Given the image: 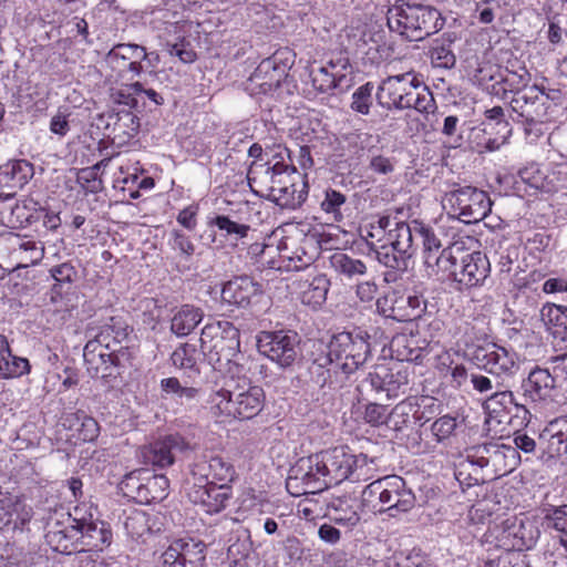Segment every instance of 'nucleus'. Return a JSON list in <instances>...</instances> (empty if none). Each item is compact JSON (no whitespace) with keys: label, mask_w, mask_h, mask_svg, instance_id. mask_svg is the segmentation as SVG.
Wrapping results in <instances>:
<instances>
[{"label":"nucleus","mask_w":567,"mask_h":567,"mask_svg":"<svg viewBox=\"0 0 567 567\" xmlns=\"http://www.w3.org/2000/svg\"><path fill=\"white\" fill-rule=\"evenodd\" d=\"M220 337L214 339L208 351V361L214 370L229 377L226 388L217 391L213 398L216 415L234 419H251L264 408L265 392L259 385H252L244 375V367L236 361L239 355V331L230 322H225Z\"/></svg>","instance_id":"f257e3e1"},{"label":"nucleus","mask_w":567,"mask_h":567,"mask_svg":"<svg viewBox=\"0 0 567 567\" xmlns=\"http://www.w3.org/2000/svg\"><path fill=\"white\" fill-rule=\"evenodd\" d=\"M266 162L254 161L247 179L251 190L281 208L296 209L308 195V184L297 168L286 162L288 148L281 144H265Z\"/></svg>","instance_id":"f03ea898"},{"label":"nucleus","mask_w":567,"mask_h":567,"mask_svg":"<svg viewBox=\"0 0 567 567\" xmlns=\"http://www.w3.org/2000/svg\"><path fill=\"white\" fill-rule=\"evenodd\" d=\"M388 24L411 41H420L440 31L444 19L433 7L401 3L389 9Z\"/></svg>","instance_id":"7ed1b4c3"},{"label":"nucleus","mask_w":567,"mask_h":567,"mask_svg":"<svg viewBox=\"0 0 567 567\" xmlns=\"http://www.w3.org/2000/svg\"><path fill=\"white\" fill-rule=\"evenodd\" d=\"M362 502L371 504L375 512L389 513L391 517H395L414 507L415 496L402 477L393 475L365 486Z\"/></svg>","instance_id":"20e7f679"},{"label":"nucleus","mask_w":567,"mask_h":567,"mask_svg":"<svg viewBox=\"0 0 567 567\" xmlns=\"http://www.w3.org/2000/svg\"><path fill=\"white\" fill-rule=\"evenodd\" d=\"M318 457L316 466L322 470V481L327 482L328 487L338 485L349 477L354 481H368L372 477V468L364 454L353 455L343 447H334L318 453Z\"/></svg>","instance_id":"39448f33"},{"label":"nucleus","mask_w":567,"mask_h":567,"mask_svg":"<svg viewBox=\"0 0 567 567\" xmlns=\"http://www.w3.org/2000/svg\"><path fill=\"white\" fill-rule=\"evenodd\" d=\"M466 457L472 465L480 467L488 481L501 477L516 466L519 455L509 445L499 443H485L467 450Z\"/></svg>","instance_id":"423d86ee"},{"label":"nucleus","mask_w":567,"mask_h":567,"mask_svg":"<svg viewBox=\"0 0 567 567\" xmlns=\"http://www.w3.org/2000/svg\"><path fill=\"white\" fill-rule=\"evenodd\" d=\"M370 344L360 334L341 332L332 337L328 346L327 362H337L341 370L347 373L357 371L368 359Z\"/></svg>","instance_id":"0eeeda50"},{"label":"nucleus","mask_w":567,"mask_h":567,"mask_svg":"<svg viewBox=\"0 0 567 567\" xmlns=\"http://www.w3.org/2000/svg\"><path fill=\"white\" fill-rule=\"evenodd\" d=\"M444 202L450 205L453 214L465 224L483 220L492 209V202L484 190L473 186H463L444 195Z\"/></svg>","instance_id":"6e6552de"},{"label":"nucleus","mask_w":567,"mask_h":567,"mask_svg":"<svg viewBox=\"0 0 567 567\" xmlns=\"http://www.w3.org/2000/svg\"><path fill=\"white\" fill-rule=\"evenodd\" d=\"M420 82L414 72L390 75L380 83L377 100L388 110L411 109V100Z\"/></svg>","instance_id":"1a4fd4ad"},{"label":"nucleus","mask_w":567,"mask_h":567,"mask_svg":"<svg viewBox=\"0 0 567 567\" xmlns=\"http://www.w3.org/2000/svg\"><path fill=\"white\" fill-rule=\"evenodd\" d=\"M150 55L138 44L121 43L115 45L105 56V64L112 71L111 79L131 81L142 71V62Z\"/></svg>","instance_id":"9d476101"},{"label":"nucleus","mask_w":567,"mask_h":567,"mask_svg":"<svg viewBox=\"0 0 567 567\" xmlns=\"http://www.w3.org/2000/svg\"><path fill=\"white\" fill-rule=\"evenodd\" d=\"M298 344V334L292 331H262L257 339L259 352L281 368L293 364L299 354Z\"/></svg>","instance_id":"9b49d317"},{"label":"nucleus","mask_w":567,"mask_h":567,"mask_svg":"<svg viewBox=\"0 0 567 567\" xmlns=\"http://www.w3.org/2000/svg\"><path fill=\"white\" fill-rule=\"evenodd\" d=\"M290 64L282 53L276 52L262 60L248 79V90L252 94H268L279 87L288 75Z\"/></svg>","instance_id":"f8f14e48"},{"label":"nucleus","mask_w":567,"mask_h":567,"mask_svg":"<svg viewBox=\"0 0 567 567\" xmlns=\"http://www.w3.org/2000/svg\"><path fill=\"white\" fill-rule=\"evenodd\" d=\"M543 101V91L539 85L534 84L526 90L518 91L509 100L512 118L526 124L545 122L548 116Z\"/></svg>","instance_id":"ddd939ff"},{"label":"nucleus","mask_w":567,"mask_h":567,"mask_svg":"<svg viewBox=\"0 0 567 567\" xmlns=\"http://www.w3.org/2000/svg\"><path fill=\"white\" fill-rule=\"evenodd\" d=\"M71 529L80 533L81 536L78 540L89 550H102L112 542V532L109 525L94 518L92 513H82L78 507L74 509Z\"/></svg>","instance_id":"4468645a"},{"label":"nucleus","mask_w":567,"mask_h":567,"mask_svg":"<svg viewBox=\"0 0 567 567\" xmlns=\"http://www.w3.org/2000/svg\"><path fill=\"white\" fill-rule=\"evenodd\" d=\"M516 353L495 343L481 346L472 353L473 362L496 375H512L518 369Z\"/></svg>","instance_id":"2eb2a0df"},{"label":"nucleus","mask_w":567,"mask_h":567,"mask_svg":"<svg viewBox=\"0 0 567 567\" xmlns=\"http://www.w3.org/2000/svg\"><path fill=\"white\" fill-rule=\"evenodd\" d=\"M206 545L194 538L173 540L162 554L163 567H203Z\"/></svg>","instance_id":"dca6fc26"},{"label":"nucleus","mask_w":567,"mask_h":567,"mask_svg":"<svg viewBox=\"0 0 567 567\" xmlns=\"http://www.w3.org/2000/svg\"><path fill=\"white\" fill-rule=\"evenodd\" d=\"M458 267L453 271V279L463 288H473L484 285L491 271V264L485 254L481 251L466 252L458 259Z\"/></svg>","instance_id":"f3484780"},{"label":"nucleus","mask_w":567,"mask_h":567,"mask_svg":"<svg viewBox=\"0 0 567 567\" xmlns=\"http://www.w3.org/2000/svg\"><path fill=\"white\" fill-rule=\"evenodd\" d=\"M127 353H113L102 349L96 342L87 341L83 349V358L86 370L92 378L107 379L113 375V370L123 364Z\"/></svg>","instance_id":"a211bd4d"},{"label":"nucleus","mask_w":567,"mask_h":567,"mask_svg":"<svg viewBox=\"0 0 567 567\" xmlns=\"http://www.w3.org/2000/svg\"><path fill=\"white\" fill-rule=\"evenodd\" d=\"M545 441L539 460L547 466L567 455V416L551 421L540 435Z\"/></svg>","instance_id":"6ab92c4d"},{"label":"nucleus","mask_w":567,"mask_h":567,"mask_svg":"<svg viewBox=\"0 0 567 567\" xmlns=\"http://www.w3.org/2000/svg\"><path fill=\"white\" fill-rule=\"evenodd\" d=\"M189 450V444L178 434L168 435L142 449L146 464L166 467L174 463L175 455Z\"/></svg>","instance_id":"aec40b11"},{"label":"nucleus","mask_w":567,"mask_h":567,"mask_svg":"<svg viewBox=\"0 0 567 567\" xmlns=\"http://www.w3.org/2000/svg\"><path fill=\"white\" fill-rule=\"evenodd\" d=\"M464 252V243L455 241L437 254L424 256V265L430 277L443 279L446 275L453 277V271L458 267V259Z\"/></svg>","instance_id":"412c9836"},{"label":"nucleus","mask_w":567,"mask_h":567,"mask_svg":"<svg viewBox=\"0 0 567 567\" xmlns=\"http://www.w3.org/2000/svg\"><path fill=\"white\" fill-rule=\"evenodd\" d=\"M134 473L125 476L122 484L127 488L136 489V498L141 503L150 504L163 501L168 494L169 482L165 475H153L145 483L136 484Z\"/></svg>","instance_id":"4be33fe9"},{"label":"nucleus","mask_w":567,"mask_h":567,"mask_svg":"<svg viewBox=\"0 0 567 567\" xmlns=\"http://www.w3.org/2000/svg\"><path fill=\"white\" fill-rule=\"evenodd\" d=\"M349 68L347 58L330 60L326 65L311 71L313 86L322 93L329 92L340 85L346 78L344 71Z\"/></svg>","instance_id":"5701e85b"},{"label":"nucleus","mask_w":567,"mask_h":567,"mask_svg":"<svg viewBox=\"0 0 567 567\" xmlns=\"http://www.w3.org/2000/svg\"><path fill=\"white\" fill-rule=\"evenodd\" d=\"M260 292V287L251 278L236 277L226 282L221 289V299L238 307H246L250 299Z\"/></svg>","instance_id":"b1692460"},{"label":"nucleus","mask_w":567,"mask_h":567,"mask_svg":"<svg viewBox=\"0 0 567 567\" xmlns=\"http://www.w3.org/2000/svg\"><path fill=\"white\" fill-rule=\"evenodd\" d=\"M359 507L355 498L348 496L336 497L328 504L327 516L334 524L352 529L361 519Z\"/></svg>","instance_id":"393cba45"},{"label":"nucleus","mask_w":567,"mask_h":567,"mask_svg":"<svg viewBox=\"0 0 567 567\" xmlns=\"http://www.w3.org/2000/svg\"><path fill=\"white\" fill-rule=\"evenodd\" d=\"M524 395L532 401H545L551 396L555 379L547 369L535 368L523 381Z\"/></svg>","instance_id":"a878e982"},{"label":"nucleus","mask_w":567,"mask_h":567,"mask_svg":"<svg viewBox=\"0 0 567 567\" xmlns=\"http://www.w3.org/2000/svg\"><path fill=\"white\" fill-rule=\"evenodd\" d=\"M33 174L32 165L24 159L9 161L0 166V185L8 189L22 188Z\"/></svg>","instance_id":"bb28decb"},{"label":"nucleus","mask_w":567,"mask_h":567,"mask_svg":"<svg viewBox=\"0 0 567 567\" xmlns=\"http://www.w3.org/2000/svg\"><path fill=\"white\" fill-rule=\"evenodd\" d=\"M427 341L417 334H399L391 341V349L401 361H417L427 348Z\"/></svg>","instance_id":"cd10ccee"},{"label":"nucleus","mask_w":567,"mask_h":567,"mask_svg":"<svg viewBox=\"0 0 567 567\" xmlns=\"http://www.w3.org/2000/svg\"><path fill=\"white\" fill-rule=\"evenodd\" d=\"M542 319L553 338L567 347V307L548 305L542 309Z\"/></svg>","instance_id":"c85d7f7f"},{"label":"nucleus","mask_w":567,"mask_h":567,"mask_svg":"<svg viewBox=\"0 0 567 567\" xmlns=\"http://www.w3.org/2000/svg\"><path fill=\"white\" fill-rule=\"evenodd\" d=\"M44 254L41 243L34 240L16 238L12 246L11 257L16 260L17 268H27L39 262Z\"/></svg>","instance_id":"c756f323"},{"label":"nucleus","mask_w":567,"mask_h":567,"mask_svg":"<svg viewBox=\"0 0 567 567\" xmlns=\"http://www.w3.org/2000/svg\"><path fill=\"white\" fill-rule=\"evenodd\" d=\"M530 80L532 75L527 68L517 63V66L511 64L504 72L499 73V80H496V83L504 84V93L509 92L514 95L518 91L528 89Z\"/></svg>","instance_id":"7c9ffc66"},{"label":"nucleus","mask_w":567,"mask_h":567,"mask_svg":"<svg viewBox=\"0 0 567 567\" xmlns=\"http://www.w3.org/2000/svg\"><path fill=\"white\" fill-rule=\"evenodd\" d=\"M203 312L199 308L184 305L172 318L171 330L177 336L189 334L202 321Z\"/></svg>","instance_id":"2f4dec72"},{"label":"nucleus","mask_w":567,"mask_h":567,"mask_svg":"<svg viewBox=\"0 0 567 567\" xmlns=\"http://www.w3.org/2000/svg\"><path fill=\"white\" fill-rule=\"evenodd\" d=\"M300 300L303 305L317 308L327 298L329 280L324 276L315 277L311 281L300 284Z\"/></svg>","instance_id":"473e14b6"},{"label":"nucleus","mask_w":567,"mask_h":567,"mask_svg":"<svg viewBox=\"0 0 567 567\" xmlns=\"http://www.w3.org/2000/svg\"><path fill=\"white\" fill-rule=\"evenodd\" d=\"M385 243L400 254L412 257L413 249V237L411 227L406 223H395L394 228H390Z\"/></svg>","instance_id":"72a5a7b5"},{"label":"nucleus","mask_w":567,"mask_h":567,"mask_svg":"<svg viewBox=\"0 0 567 567\" xmlns=\"http://www.w3.org/2000/svg\"><path fill=\"white\" fill-rule=\"evenodd\" d=\"M113 324H105L102 327L100 332L90 342H96L102 346V349L112 351L113 353H126L121 342L127 337L125 329L122 327H115Z\"/></svg>","instance_id":"f704fd0d"},{"label":"nucleus","mask_w":567,"mask_h":567,"mask_svg":"<svg viewBox=\"0 0 567 567\" xmlns=\"http://www.w3.org/2000/svg\"><path fill=\"white\" fill-rule=\"evenodd\" d=\"M421 312V301L417 297L399 296L393 299L388 317L398 321H411L417 318Z\"/></svg>","instance_id":"c9c22d12"},{"label":"nucleus","mask_w":567,"mask_h":567,"mask_svg":"<svg viewBox=\"0 0 567 567\" xmlns=\"http://www.w3.org/2000/svg\"><path fill=\"white\" fill-rule=\"evenodd\" d=\"M0 509H2L3 516L0 520L8 524L12 516H16L21 524H25L32 518V509L24 503L23 496H12L0 499Z\"/></svg>","instance_id":"e433bc0d"},{"label":"nucleus","mask_w":567,"mask_h":567,"mask_svg":"<svg viewBox=\"0 0 567 567\" xmlns=\"http://www.w3.org/2000/svg\"><path fill=\"white\" fill-rule=\"evenodd\" d=\"M411 107L424 114L425 118L431 121V126H434L437 123V118L435 117V112L437 110L435 100L432 92L423 85L422 82H420L413 94Z\"/></svg>","instance_id":"4c0bfd02"},{"label":"nucleus","mask_w":567,"mask_h":567,"mask_svg":"<svg viewBox=\"0 0 567 567\" xmlns=\"http://www.w3.org/2000/svg\"><path fill=\"white\" fill-rule=\"evenodd\" d=\"M199 352L195 344L183 343L172 353L173 364L182 370L188 371L194 374L199 373L198 359Z\"/></svg>","instance_id":"58836bf2"},{"label":"nucleus","mask_w":567,"mask_h":567,"mask_svg":"<svg viewBox=\"0 0 567 567\" xmlns=\"http://www.w3.org/2000/svg\"><path fill=\"white\" fill-rule=\"evenodd\" d=\"M319 461L318 454L302 457L298 460V462L293 466H300L302 464V467H306L305 471H301L305 475V482L306 485L310 488L311 493L321 492L324 488H328L327 482H323L322 478H324L323 472L321 468H317L316 462Z\"/></svg>","instance_id":"ea45409f"},{"label":"nucleus","mask_w":567,"mask_h":567,"mask_svg":"<svg viewBox=\"0 0 567 567\" xmlns=\"http://www.w3.org/2000/svg\"><path fill=\"white\" fill-rule=\"evenodd\" d=\"M330 264L338 274L350 279L367 272V266L362 260L352 258L343 252H334L330 257Z\"/></svg>","instance_id":"a19ab883"},{"label":"nucleus","mask_w":567,"mask_h":567,"mask_svg":"<svg viewBox=\"0 0 567 567\" xmlns=\"http://www.w3.org/2000/svg\"><path fill=\"white\" fill-rule=\"evenodd\" d=\"M50 274L55 280V285L52 288L51 301L56 303L58 297L61 295L58 288H61L64 284L71 285L75 280L78 272L70 262H63L52 267Z\"/></svg>","instance_id":"79ce46f5"},{"label":"nucleus","mask_w":567,"mask_h":567,"mask_svg":"<svg viewBox=\"0 0 567 567\" xmlns=\"http://www.w3.org/2000/svg\"><path fill=\"white\" fill-rule=\"evenodd\" d=\"M511 404H514L517 409H520L524 412V415L528 413V411L518 403L515 402L514 394L509 390H501V383L496 382V389L492 391V393L486 398L485 406L493 412H497V408L508 409Z\"/></svg>","instance_id":"37998d69"},{"label":"nucleus","mask_w":567,"mask_h":567,"mask_svg":"<svg viewBox=\"0 0 567 567\" xmlns=\"http://www.w3.org/2000/svg\"><path fill=\"white\" fill-rule=\"evenodd\" d=\"M455 478L461 485L467 487L480 485L488 481L484 472H481L480 467L472 465L470 460L466 457V462L458 465L455 472Z\"/></svg>","instance_id":"c03bdc74"},{"label":"nucleus","mask_w":567,"mask_h":567,"mask_svg":"<svg viewBox=\"0 0 567 567\" xmlns=\"http://www.w3.org/2000/svg\"><path fill=\"white\" fill-rule=\"evenodd\" d=\"M229 487L226 484L210 483L209 493L204 503L207 513H218L229 499Z\"/></svg>","instance_id":"a18cd8bd"},{"label":"nucleus","mask_w":567,"mask_h":567,"mask_svg":"<svg viewBox=\"0 0 567 567\" xmlns=\"http://www.w3.org/2000/svg\"><path fill=\"white\" fill-rule=\"evenodd\" d=\"M205 468L212 470L213 481L217 484H226L234 478L235 471L233 465L219 456L212 457L209 464H203L199 471L204 472Z\"/></svg>","instance_id":"49530a36"},{"label":"nucleus","mask_w":567,"mask_h":567,"mask_svg":"<svg viewBox=\"0 0 567 567\" xmlns=\"http://www.w3.org/2000/svg\"><path fill=\"white\" fill-rule=\"evenodd\" d=\"M378 260L388 268L405 270L408 268L409 256L392 249L386 243L382 244L377 250Z\"/></svg>","instance_id":"de8ad7c7"},{"label":"nucleus","mask_w":567,"mask_h":567,"mask_svg":"<svg viewBox=\"0 0 567 567\" xmlns=\"http://www.w3.org/2000/svg\"><path fill=\"white\" fill-rule=\"evenodd\" d=\"M346 202L347 197L344 194L329 188L324 192V198L322 199L320 206L324 213L332 216L333 220L340 221L343 218L341 208Z\"/></svg>","instance_id":"09e8293b"},{"label":"nucleus","mask_w":567,"mask_h":567,"mask_svg":"<svg viewBox=\"0 0 567 567\" xmlns=\"http://www.w3.org/2000/svg\"><path fill=\"white\" fill-rule=\"evenodd\" d=\"M417 413L419 408L414 404V402L406 400L394 406L390 414V419L393 421L395 429H400L409 423L411 416L421 420L422 416L417 415Z\"/></svg>","instance_id":"8fccbe9b"},{"label":"nucleus","mask_w":567,"mask_h":567,"mask_svg":"<svg viewBox=\"0 0 567 567\" xmlns=\"http://www.w3.org/2000/svg\"><path fill=\"white\" fill-rule=\"evenodd\" d=\"M373 85L368 82L359 86L352 94L351 109L360 114L367 115L372 105Z\"/></svg>","instance_id":"3c124183"},{"label":"nucleus","mask_w":567,"mask_h":567,"mask_svg":"<svg viewBox=\"0 0 567 567\" xmlns=\"http://www.w3.org/2000/svg\"><path fill=\"white\" fill-rule=\"evenodd\" d=\"M306 467L292 466L289 471L288 478L286 481L287 491L292 496H301L305 494H312L308 485L305 482V475L301 471H305Z\"/></svg>","instance_id":"603ef678"},{"label":"nucleus","mask_w":567,"mask_h":567,"mask_svg":"<svg viewBox=\"0 0 567 567\" xmlns=\"http://www.w3.org/2000/svg\"><path fill=\"white\" fill-rule=\"evenodd\" d=\"M457 429V421L451 415H443L431 425V432L436 442H444L450 439Z\"/></svg>","instance_id":"864d4df0"},{"label":"nucleus","mask_w":567,"mask_h":567,"mask_svg":"<svg viewBox=\"0 0 567 567\" xmlns=\"http://www.w3.org/2000/svg\"><path fill=\"white\" fill-rule=\"evenodd\" d=\"M210 224L215 225L219 230L225 231L228 236H235L236 239L247 236L250 227L245 224H238L228 216H216Z\"/></svg>","instance_id":"5fc2aeb1"},{"label":"nucleus","mask_w":567,"mask_h":567,"mask_svg":"<svg viewBox=\"0 0 567 567\" xmlns=\"http://www.w3.org/2000/svg\"><path fill=\"white\" fill-rule=\"evenodd\" d=\"M30 364L25 358L12 355L6 359L0 379L18 378L29 373Z\"/></svg>","instance_id":"6e6d98bb"},{"label":"nucleus","mask_w":567,"mask_h":567,"mask_svg":"<svg viewBox=\"0 0 567 567\" xmlns=\"http://www.w3.org/2000/svg\"><path fill=\"white\" fill-rule=\"evenodd\" d=\"M124 527L126 533L133 538H140L150 532L147 518L143 512H134L126 517Z\"/></svg>","instance_id":"4d7b16f0"},{"label":"nucleus","mask_w":567,"mask_h":567,"mask_svg":"<svg viewBox=\"0 0 567 567\" xmlns=\"http://www.w3.org/2000/svg\"><path fill=\"white\" fill-rule=\"evenodd\" d=\"M142 91L143 85L140 82H135L130 85H126L125 87L115 90L112 93V97L114 102L133 109L137 105V100L135 95L142 93Z\"/></svg>","instance_id":"13d9d810"},{"label":"nucleus","mask_w":567,"mask_h":567,"mask_svg":"<svg viewBox=\"0 0 567 567\" xmlns=\"http://www.w3.org/2000/svg\"><path fill=\"white\" fill-rule=\"evenodd\" d=\"M73 419L80 424L78 431L83 441L91 442L99 436L100 426L93 417L84 413H75Z\"/></svg>","instance_id":"bf43d9fd"},{"label":"nucleus","mask_w":567,"mask_h":567,"mask_svg":"<svg viewBox=\"0 0 567 567\" xmlns=\"http://www.w3.org/2000/svg\"><path fill=\"white\" fill-rule=\"evenodd\" d=\"M432 63L437 68L451 69L455 65L456 58L452 50L445 45H435L431 49Z\"/></svg>","instance_id":"052dcab7"},{"label":"nucleus","mask_w":567,"mask_h":567,"mask_svg":"<svg viewBox=\"0 0 567 567\" xmlns=\"http://www.w3.org/2000/svg\"><path fill=\"white\" fill-rule=\"evenodd\" d=\"M478 526L466 519L464 524H458L456 529L457 539L460 542L461 549L472 546L477 538Z\"/></svg>","instance_id":"680f3d73"},{"label":"nucleus","mask_w":567,"mask_h":567,"mask_svg":"<svg viewBox=\"0 0 567 567\" xmlns=\"http://www.w3.org/2000/svg\"><path fill=\"white\" fill-rule=\"evenodd\" d=\"M363 419L367 423L378 426L385 423L388 419L386 406L379 403H369L365 405Z\"/></svg>","instance_id":"e2e57ef3"},{"label":"nucleus","mask_w":567,"mask_h":567,"mask_svg":"<svg viewBox=\"0 0 567 567\" xmlns=\"http://www.w3.org/2000/svg\"><path fill=\"white\" fill-rule=\"evenodd\" d=\"M395 162L393 158L381 154H373L369 161V168L381 175H388L394 172Z\"/></svg>","instance_id":"0e129e2a"},{"label":"nucleus","mask_w":567,"mask_h":567,"mask_svg":"<svg viewBox=\"0 0 567 567\" xmlns=\"http://www.w3.org/2000/svg\"><path fill=\"white\" fill-rule=\"evenodd\" d=\"M167 52L172 56H177L183 63H193L196 60V53L189 43L182 41L181 43L167 44Z\"/></svg>","instance_id":"69168bd1"},{"label":"nucleus","mask_w":567,"mask_h":567,"mask_svg":"<svg viewBox=\"0 0 567 567\" xmlns=\"http://www.w3.org/2000/svg\"><path fill=\"white\" fill-rule=\"evenodd\" d=\"M188 386L182 385L181 381L177 378H166L161 380V390L164 398H171L174 402L177 401L179 395L186 390Z\"/></svg>","instance_id":"338daca9"},{"label":"nucleus","mask_w":567,"mask_h":567,"mask_svg":"<svg viewBox=\"0 0 567 567\" xmlns=\"http://www.w3.org/2000/svg\"><path fill=\"white\" fill-rule=\"evenodd\" d=\"M199 396V389L188 386L186 390H184L175 403L179 406H183L185 410H193L198 406Z\"/></svg>","instance_id":"774afa93"}]
</instances>
